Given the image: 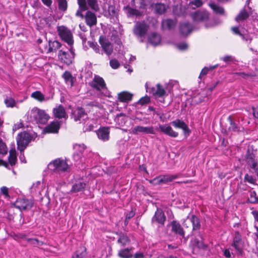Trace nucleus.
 I'll list each match as a JSON object with an SVG mask.
<instances>
[{
	"label": "nucleus",
	"instance_id": "nucleus-3",
	"mask_svg": "<svg viewBox=\"0 0 258 258\" xmlns=\"http://www.w3.org/2000/svg\"><path fill=\"white\" fill-rule=\"evenodd\" d=\"M31 140L30 134L27 132H22L18 134L17 139L18 149L23 151Z\"/></svg>",
	"mask_w": 258,
	"mask_h": 258
},
{
	"label": "nucleus",
	"instance_id": "nucleus-34",
	"mask_svg": "<svg viewBox=\"0 0 258 258\" xmlns=\"http://www.w3.org/2000/svg\"><path fill=\"white\" fill-rule=\"evenodd\" d=\"M132 248H125L120 250L118 252V256L121 258H131L133 257V255L131 252Z\"/></svg>",
	"mask_w": 258,
	"mask_h": 258
},
{
	"label": "nucleus",
	"instance_id": "nucleus-58",
	"mask_svg": "<svg viewBox=\"0 0 258 258\" xmlns=\"http://www.w3.org/2000/svg\"><path fill=\"white\" fill-rule=\"evenodd\" d=\"M140 8L144 9L148 5L149 0H140Z\"/></svg>",
	"mask_w": 258,
	"mask_h": 258
},
{
	"label": "nucleus",
	"instance_id": "nucleus-29",
	"mask_svg": "<svg viewBox=\"0 0 258 258\" xmlns=\"http://www.w3.org/2000/svg\"><path fill=\"white\" fill-rule=\"evenodd\" d=\"M118 97L120 102H126L132 99L133 94L128 92L123 91L118 94Z\"/></svg>",
	"mask_w": 258,
	"mask_h": 258
},
{
	"label": "nucleus",
	"instance_id": "nucleus-39",
	"mask_svg": "<svg viewBox=\"0 0 258 258\" xmlns=\"http://www.w3.org/2000/svg\"><path fill=\"white\" fill-rule=\"evenodd\" d=\"M17 156L15 150H11L9 153V162L13 166L15 165L17 162Z\"/></svg>",
	"mask_w": 258,
	"mask_h": 258
},
{
	"label": "nucleus",
	"instance_id": "nucleus-54",
	"mask_svg": "<svg viewBox=\"0 0 258 258\" xmlns=\"http://www.w3.org/2000/svg\"><path fill=\"white\" fill-rule=\"evenodd\" d=\"M79 9L77 10L76 13V16L77 17H80L81 19H84V15L82 14V12L83 11H87L86 10H83L80 6H79Z\"/></svg>",
	"mask_w": 258,
	"mask_h": 258
},
{
	"label": "nucleus",
	"instance_id": "nucleus-5",
	"mask_svg": "<svg viewBox=\"0 0 258 258\" xmlns=\"http://www.w3.org/2000/svg\"><path fill=\"white\" fill-rule=\"evenodd\" d=\"M58 32L63 40L70 45L73 44L74 42L73 35L69 29L66 27L60 26L58 28Z\"/></svg>",
	"mask_w": 258,
	"mask_h": 258
},
{
	"label": "nucleus",
	"instance_id": "nucleus-20",
	"mask_svg": "<svg viewBox=\"0 0 258 258\" xmlns=\"http://www.w3.org/2000/svg\"><path fill=\"white\" fill-rule=\"evenodd\" d=\"M246 161L248 165L251 168L253 169L255 172L258 171L257 160L254 154L248 152L246 157Z\"/></svg>",
	"mask_w": 258,
	"mask_h": 258
},
{
	"label": "nucleus",
	"instance_id": "nucleus-46",
	"mask_svg": "<svg viewBox=\"0 0 258 258\" xmlns=\"http://www.w3.org/2000/svg\"><path fill=\"white\" fill-rule=\"evenodd\" d=\"M125 117L121 114L117 115L115 118V121L119 125L122 126L125 122Z\"/></svg>",
	"mask_w": 258,
	"mask_h": 258
},
{
	"label": "nucleus",
	"instance_id": "nucleus-56",
	"mask_svg": "<svg viewBox=\"0 0 258 258\" xmlns=\"http://www.w3.org/2000/svg\"><path fill=\"white\" fill-rule=\"evenodd\" d=\"M128 13L130 15L133 16H138L141 15V13L138 10L134 9H130L128 10Z\"/></svg>",
	"mask_w": 258,
	"mask_h": 258
},
{
	"label": "nucleus",
	"instance_id": "nucleus-43",
	"mask_svg": "<svg viewBox=\"0 0 258 258\" xmlns=\"http://www.w3.org/2000/svg\"><path fill=\"white\" fill-rule=\"evenodd\" d=\"M58 9L59 10L65 12L68 8V2L67 0H57Z\"/></svg>",
	"mask_w": 258,
	"mask_h": 258
},
{
	"label": "nucleus",
	"instance_id": "nucleus-14",
	"mask_svg": "<svg viewBox=\"0 0 258 258\" xmlns=\"http://www.w3.org/2000/svg\"><path fill=\"white\" fill-rule=\"evenodd\" d=\"M193 20L195 22H205L209 20V13L207 11H197L191 15Z\"/></svg>",
	"mask_w": 258,
	"mask_h": 258
},
{
	"label": "nucleus",
	"instance_id": "nucleus-51",
	"mask_svg": "<svg viewBox=\"0 0 258 258\" xmlns=\"http://www.w3.org/2000/svg\"><path fill=\"white\" fill-rule=\"evenodd\" d=\"M150 101V97L148 96H145L141 98L138 101V103L141 105H144L148 103Z\"/></svg>",
	"mask_w": 258,
	"mask_h": 258
},
{
	"label": "nucleus",
	"instance_id": "nucleus-52",
	"mask_svg": "<svg viewBox=\"0 0 258 258\" xmlns=\"http://www.w3.org/2000/svg\"><path fill=\"white\" fill-rule=\"evenodd\" d=\"M244 180L251 184H254L255 182V179L247 174L244 176Z\"/></svg>",
	"mask_w": 258,
	"mask_h": 258
},
{
	"label": "nucleus",
	"instance_id": "nucleus-63",
	"mask_svg": "<svg viewBox=\"0 0 258 258\" xmlns=\"http://www.w3.org/2000/svg\"><path fill=\"white\" fill-rule=\"evenodd\" d=\"M178 48L181 50H184L187 48V45L185 43H181L178 45Z\"/></svg>",
	"mask_w": 258,
	"mask_h": 258
},
{
	"label": "nucleus",
	"instance_id": "nucleus-19",
	"mask_svg": "<svg viewBox=\"0 0 258 258\" xmlns=\"http://www.w3.org/2000/svg\"><path fill=\"white\" fill-rule=\"evenodd\" d=\"M176 19H166L162 20L161 26L163 30H172L177 24Z\"/></svg>",
	"mask_w": 258,
	"mask_h": 258
},
{
	"label": "nucleus",
	"instance_id": "nucleus-26",
	"mask_svg": "<svg viewBox=\"0 0 258 258\" xmlns=\"http://www.w3.org/2000/svg\"><path fill=\"white\" fill-rule=\"evenodd\" d=\"M97 136L99 139L105 141L109 139V131L108 127H102L98 130Z\"/></svg>",
	"mask_w": 258,
	"mask_h": 258
},
{
	"label": "nucleus",
	"instance_id": "nucleus-9",
	"mask_svg": "<svg viewBox=\"0 0 258 258\" xmlns=\"http://www.w3.org/2000/svg\"><path fill=\"white\" fill-rule=\"evenodd\" d=\"M99 43L105 53L108 56H110L113 50V47L111 43L108 39L103 37H100Z\"/></svg>",
	"mask_w": 258,
	"mask_h": 258
},
{
	"label": "nucleus",
	"instance_id": "nucleus-33",
	"mask_svg": "<svg viewBox=\"0 0 258 258\" xmlns=\"http://www.w3.org/2000/svg\"><path fill=\"white\" fill-rule=\"evenodd\" d=\"M175 177L169 175H164L161 177H159L154 179L156 181V183L160 184L162 183H166L172 181Z\"/></svg>",
	"mask_w": 258,
	"mask_h": 258
},
{
	"label": "nucleus",
	"instance_id": "nucleus-60",
	"mask_svg": "<svg viewBox=\"0 0 258 258\" xmlns=\"http://www.w3.org/2000/svg\"><path fill=\"white\" fill-rule=\"evenodd\" d=\"M1 192L6 196V197H8V188L6 186H3L1 188Z\"/></svg>",
	"mask_w": 258,
	"mask_h": 258
},
{
	"label": "nucleus",
	"instance_id": "nucleus-16",
	"mask_svg": "<svg viewBox=\"0 0 258 258\" xmlns=\"http://www.w3.org/2000/svg\"><path fill=\"white\" fill-rule=\"evenodd\" d=\"M133 134H138L139 133L147 134H154L155 131L153 126H136L132 130Z\"/></svg>",
	"mask_w": 258,
	"mask_h": 258
},
{
	"label": "nucleus",
	"instance_id": "nucleus-27",
	"mask_svg": "<svg viewBox=\"0 0 258 258\" xmlns=\"http://www.w3.org/2000/svg\"><path fill=\"white\" fill-rule=\"evenodd\" d=\"M53 113L55 117L58 118H66L67 116L64 108L62 105H59L58 107L54 108Z\"/></svg>",
	"mask_w": 258,
	"mask_h": 258
},
{
	"label": "nucleus",
	"instance_id": "nucleus-61",
	"mask_svg": "<svg viewBox=\"0 0 258 258\" xmlns=\"http://www.w3.org/2000/svg\"><path fill=\"white\" fill-rule=\"evenodd\" d=\"M231 30L234 34L242 36V34H241V33L240 32V31L239 30L238 27H232L231 28Z\"/></svg>",
	"mask_w": 258,
	"mask_h": 258
},
{
	"label": "nucleus",
	"instance_id": "nucleus-64",
	"mask_svg": "<svg viewBox=\"0 0 258 258\" xmlns=\"http://www.w3.org/2000/svg\"><path fill=\"white\" fill-rule=\"evenodd\" d=\"M224 255L226 257H231V253L228 249H226L224 251Z\"/></svg>",
	"mask_w": 258,
	"mask_h": 258
},
{
	"label": "nucleus",
	"instance_id": "nucleus-30",
	"mask_svg": "<svg viewBox=\"0 0 258 258\" xmlns=\"http://www.w3.org/2000/svg\"><path fill=\"white\" fill-rule=\"evenodd\" d=\"M209 7L217 14L224 15L225 14L224 9L214 3L211 2L209 3Z\"/></svg>",
	"mask_w": 258,
	"mask_h": 258
},
{
	"label": "nucleus",
	"instance_id": "nucleus-10",
	"mask_svg": "<svg viewBox=\"0 0 258 258\" xmlns=\"http://www.w3.org/2000/svg\"><path fill=\"white\" fill-rule=\"evenodd\" d=\"M15 205L17 208L20 210H29L32 207L33 203L30 200L19 199L16 201Z\"/></svg>",
	"mask_w": 258,
	"mask_h": 258
},
{
	"label": "nucleus",
	"instance_id": "nucleus-49",
	"mask_svg": "<svg viewBox=\"0 0 258 258\" xmlns=\"http://www.w3.org/2000/svg\"><path fill=\"white\" fill-rule=\"evenodd\" d=\"M108 11L109 15L111 16H115L117 14V10L113 5H110L108 8Z\"/></svg>",
	"mask_w": 258,
	"mask_h": 258
},
{
	"label": "nucleus",
	"instance_id": "nucleus-17",
	"mask_svg": "<svg viewBox=\"0 0 258 258\" xmlns=\"http://www.w3.org/2000/svg\"><path fill=\"white\" fill-rule=\"evenodd\" d=\"M91 86L98 90L106 89V85L104 80L99 77L95 76L91 83Z\"/></svg>",
	"mask_w": 258,
	"mask_h": 258
},
{
	"label": "nucleus",
	"instance_id": "nucleus-48",
	"mask_svg": "<svg viewBox=\"0 0 258 258\" xmlns=\"http://www.w3.org/2000/svg\"><path fill=\"white\" fill-rule=\"evenodd\" d=\"M216 67V66H214L210 67V68L205 67L202 70V71L201 72V74H200V75L199 76V78H202V77L203 76H205L206 75H207V73H208V72L210 70H212L214 69Z\"/></svg>",
	"mask_w": 258,
	"mask_h": 258
},
{
	"label": "nucleus",
	"instance_id": "nucleus-7",
	"mask_svg": "<svg viewBox=\"0 0 258 258\" xmlns=\"http://www.w3.org/2000/svg\"><path fill=\"white\" fill-rule=\"evenodd\" d=\"M71 54H69L68 52L63 51L62 50H60L58 53V58L59 59L64 63L70 64L72 63L73 61V59L74 57L75 53L72 50L70 49Z\"/></svg>",
	"mask_w": 258,
	"mask_h": 258
},
{
	"label": "nucleus",
	"instance_id": "nucleus-24",
	"mask_svg": "<svg viewBox=\"0 0 258 258\" xmlns=\"http://www.w3.org/2000/svg\"><path fill=\"white\" fill-rule=\"evenodd\" d=\"M59 128V122L56 121H53L47 125L44 129V131L47 133H57Z\"/></svg>",
	"mask_w": 258,
	"mask_h": 258
},
{
	"label": "nucleus",
	"instance_id": "nucleus-36",
	"mask_svg": "<svg viewBox=\"0 0 258 258\" xmlns=\"http://www.w3.org/2000/svg\"><path fill=\"white\" fill-rule=\"evenodd\" d=\"M249 17L248 13L245 9H242L239 14L235 18V20L237 22L243 21Z\"/></svg>",
	"mask_w": 258,
	"mask_h": 258
},
{
	"label": "nucleus",
	"instance_id": "nucleus-23",
	"mask_svg": "<svg viewBox=\"0 0 258 258\" xmlns=\"http://www.w3.org/2000/svg\"><path fill=\"white\" fill-rule=\"evenodd\" d=\"M159 129L165 134L171 137L175 138L178 135V133L174 131L172 127L167 124L160 125Z\"/></svg>",
	"mask_w": 258,
	"mask_h": 258
},
{
	"label": "nucleus",
	"instance_id": "nucleus-12",
	"mask_svg": "<svg viewBox=\"0 0 258 258\" xmlns=\"http://www.w3.org/2000/svg\"><path fill=\"white\" fill-rule=\"evenodd\" d=\"M231 245L233 246L237 251L240 252L242 251L243 242L242 240L241 235L239 232L236 231L235 232Z\"/></svg>",
	"mask_w": 258,
	"mask_h": 258
},
{
	"label": "nucleus",
	"instance_id": "nucleus-44",
	"mask_svg": "<svg viewBox=\"0 0 258 258\" xmlns=\"http://www.w3.org/2000/svg\"><path fill=\"white\" fill-rule=\"evenodd\" d=\"M191 243L194 247L204 248L206 247V245L202 241H200L197 239L192 240Z\"/></svg>",
	"mask_w": 258,
	"mask_h": 258
},
{
	"label": "nucleus",
	"instance_id": "nucleus-32",
	"mask_svg": "<svg viewBox=\"0 0 258 258\" xmlns=\"http://www.w3.org/2000/svg\"><path fill=\"white\" fill-rule=\"evenodd\" d=\"M61 46L60 43L57 41H49L48 48L47 49V53L51 52L53 51H56Z\"/></svg>",
	"mask_w": 258,
	"mask_h": 258
},
{
	"label": "nucleus",
	"instance_id": "nucleus-11",
	"mask_svg": "<svg viewBox=\"0 0 258 258\" xmlns=\"http://www.w3.org/2000/svg\"><path fill=\"white\" fill-rule=\"evenodd\" d=\"M146 87L147 92L150 94H152L156 97H162L166 94L165 90L163 87L159 84L157 85L156 89L154 88L148 87L147 84L146 85Z\"/></svg>",
	"mask_w": 258,
	"mask_h": 258
},
{
	"label": "nucleus",
	"instance_id": "nucleus-18",
	"mask_svg": "<svg viewBox=\"0 0 258 258\" xmlns=\"http://www.w3.org/2000/svg\"><path fill=\"white\" fill-rule=\"evenodd\" d=\"M171 231L174 234L178 235L183 238L184 237V231L181 225L176 221H173L171 222Z\"/></svg>",
	"mask_w": 258,
	"mask_h": 258
},
{
	"label": "nucleus",
	"instance_id": "nucleus-6",
	"mask_svg": "<svg viewBox=\"0 0 258 258\" xmlns=\"http://www.w3.org/2000/svg\"><path fill=\"white\" fill-rule=\"evenodd\" d=\"M72 117L75 121H84L88 119V115L85 109L81 107H78L74 109L72 112Z\"/></svg>",
	"mask_w": 258,
	"mask_h": 258
},
{
	"label": "nucleus",
	"instance_id": "nucleus-22",
	"mask_svg": "<svg viewBox=\"0 0 258 258\" xmlns=\"http://www.w3.org/2000/svg\"><path fill=\"white\" fill-rule=\"evenodd\" d=\"M171 124L175 127L182 129L185 135H189L190 130L187 125L182 120L180 119H175L171 122Z\"/></svg>",
	"mask_w": 258,
	"mask_h": 258
},
{
	"label": "nucleus",
	"instance_id": "nucleus-35",
	"mask_svg": "<svg viewBox=\"0 0 258 258\" xmlns=\"http://www.w3.org/2000/svg\"><path fill=\"white\" fill-rule=\"evenodd\" d=\"M129 238L124 234H120L117 240L118 243L120 244L121 246H124L130 242Z\"/></svg>",
	"mask_w": 258,
	"mask_h": 258
},
{
	"label": "nucleus",
	"instance_id": "nucleus-15",
	"mask_svg": "<svg viewBox=\"0 0 258 258\" xmlns=\"http://www.w3.org/2000/svg\"><path fill=\"white\" fill-rule=\"evenodd\" d=\"M86 24L90 27L96 25L97 24V17L96 15L91 11H87L84 16Z\"/></svg>",
	"mask_w": 258,
	"mask_h": 258
},
{
	"label": "nucleus",
	"instance_id": "nucleus-50",
	"mask_svg": "<svg viewBox=\"0 0 258 258\" xmlns=\"http://www.w3.org/2000/svg\"><path fill=\"white\" fill-rule=\"evenodd\" d=\"M110 66L113 69H116L120 66V63L116 59H112L110 60Z\"/></svg>",
	"mask_w": 258,
	"mask_h": 258
},
{
	"label": "nucleus",
	"instance_id": "nucleus-38",
	"mask_svg": "<svg viewBox=\"0 0 258 258\" xmlns=\"http://www.w3.org/2000/svg\"><path fill=\"white\" fill-rule=\"evenodd\" d=\"M228 120L230 122V125L228 127V130L232 132H239L240 127L237 126L235 122L232 120L231 116H229Z\"/></svg>",
	"mask_w": 258,
	"mask_h": 258
},
{
	"label": "nucleus",
	"instance_id": "nucleus-4",
	"mask_svg": "<svg viewBox=\"0 0 258 258\" xmlns=\"http://www.w3.org/2000/svg\"><path fill=\"white\" fill-rule=\"evenodd\" d=\"M48 166L50 168L56 172H65L69 169V165L66 161L60 158L54 160Z\"/></svg>",
	"mask_w": 258,
	"mask_h": 258
},
{
	"label": "nucleus",
	"instance_id": "nucleus-37",
	"mask_svg": "<svg viewBox=\"0 0 258 258\" xmlns=\"http://www.w3.org/2000/svg\"><path fill=\"white\" fill-rule=\"evenodd\" d=\"M31 96L34 99L40 101L42 102L43 101L47 100V99H45L43 94L39 91H36L31 94Z\"/></svg>",
	"mask_w": 258,
	"mask_h": 258
},
{
	"label": "nucleus",
	"instance_id": "nucleus-8",
	"mask_svg": "<svg viewBox=\"0 0 258 258\" xmlns=\"http://www.w3.org/2000/svg\"><path fill=\"white\" fill-rule=\"evenodd\" d=\"M190 223H192L193 231L200 229L201 224L200 219L194 215H191L190 218H188L184 221L183 226L188 228L189 227L188 225H190Z\"/></svg>",
	"mask_w": 258,
	"mask_h": 258
},
{
	"label": "nucleus",
	"instance_id": "nucleus-57",
	"mask_svg": "<svg viewBox=\"0 0 258 258\" xmlns=\"http://www.w3.org/2000/svg\"><path fill=\"white\" fill-rule=\"evenodd\" d=\"M74 149L78 150L80 153H82L85 149V146L84 144H76L74 146Z\"/></svg>",
	"mask_w": 258,
	"mask_h": 258
},
{
	"label": "nucleus",
	"instance_id": "nucleus-53",
	"mask_svg": "<svg viewBox=\"0 0 258 258\" xmlns=\"http://www.w3.org/2000/svg\"><path fill=\"white\" fill-rule=\"evenodd\" d=\"M203 4L202 0H194L190 3V5H195L197 8L201 7Z\"/></svg>",
	"mask_w": 258,
	"mask_h": 258
},
{
	"label": "nucleus",
	"instance_id": "nucleus-45",
	"mask_svg": "<svg viewBox=\"0 0 258 258\" xmlns=\"http://www.w3.org/2000/svg\"><path fill=\"white\" fill-rule=\"evenodd\" d=\"M5 103L8 107H13L15 106L16 102L15 100L10 97H7L5 99Z\"/></svg>",
	"mask_w": 258,
	"mask_h": 258
},
{
	"label": "nucleus",
	"instance_id": "nucleus-41",
	"mask_svg": "<svg viewBox=\"0 0 258 258\" xmlns=\"http://www.w3.org/2000/svg\"><path fill=\"white\" fill-rule=\"evenodd\" d=\"M86 186L84 182H80L76 183L73 186L72 190L74 192H78L83 190Z\"/></svg>",
	"mask_w": 258,
	"mask_h": 258
},
{
	"label": "nucleus",
	"instance_id": "nucleus-25",
	"mask_svg": "<svg viewBox=\"0 0 258 258\" xmlns=\"http://www.w3.org/2000/svg\"><path fill=\"white\" fill-rule=\"evenodd\" d=\"M154 12L158 14H164L168 9V6L163 3H156L152 5Z\"/></svg>",
	"mask_w": 258,
	"mask_h": 258
},
{
	"label": "nucleus",
	"instance_id": "nucleus-55",
	"mask_svg": "<svg viewBox=\"0 0 258 258\" xmlns=\"http://www.w3.org/2000/svg\"><path fill=\"white\" fill-rule=\"evenodd\" d=\"M7 149L6 146L2 142L0 144V153L2 154H6L7 153Z\"/></svg>",
	"mask_w": 258,
	"mask_h": 258
},
{
	"label": "nucleus",
	"instance_id": "nucleus-28",
	"mask_svg": "<svg viewBox=\"0 0 258 258\" xmlns=\"http://www.w3.org/2000/svg\"><path fill=\"white\" fill-rule=\"evenodd\" d=\"M180 32L183 35H188L192 31V28L187 22H184L180 25Z\"/></svg>",
	"mask_w": 258,
	"mask_h": 258
},
{
	"label": "nucleus",
	"instance_id": "nucleus-40",
	"mask_svg": "<svg viewBox=\"0 0 258 258\" xmlns=\"http://www.w3.org/2000/svg\"><path fill=\"white\" fill-rule=\"evenodd\" d=\"M93 120L92 119H87L84 121V126L83 127L84 132L91 131L93 129Z\"/></svg>",
	"mask_w": 258,
	"mask_h": 258
},
{
	"label": "nucleus",
	"instance_id": "nucleus-59",
	"mask_svg": "<svg viewBox=\"0 0 258 258\" xmlns=\"http://www.w3.org/2000/svg\"><path fill=\"white\" fill-rule=\"evenodd\" d=\"M252 109L253 116L254 117L258 119V106L256 107H252Z\"/></svg>",
	"mask_w": 258,
	"mask_h": 258
},
{
	"label": "nucleus",
	"instance_id": "nucleus-47",
	"mask_svg": "<svg viewBox=\"0 0 258 258\" xmlns=\"http://www.w3.org/2000/svg\"><path fill=\"white\" fill-rule=\"evenodd\" d=\"M248 201L251 203H258V198L256 197V194L255 191L250 192V197L248 198Z\"/></svg>",
	"mask_w": 258,
	"mask_h": 258
},
{
	"label": "nucleus",
	"instance_id": "nucleus-31",
	"mask_svg": "<svg viewBox=\"0 0 258 258\" xmlns=\"http://www.w3.org/2000/svg\"><path fill=\"white\" fill-rule=\"evenodd\" d=\"M149 41L154 46L158 45L161 41V36L157 33H153L149 37Z\"/></svg>",
	"mask_w": 258,
	"mask_h": 258
},
{
	"label": "nucleus",
	"instance_id": "nucleus-62",
	"mask_svg": "<svg viewBox=\"0 0 258 258\" xmlns=\"http://www.w3.org/2000/svg\"><path fill=\"white\" fill-rule=\"evenodd\" d=\"M135 215V213L133 211H131L128 213L126 215V220H130L131 218L133 217Z\"/></svg>",
	"mask_w": 258,
	"mask_h": 258
},
{
	"label": "nucleus",
	"instance_id": "nucleus-13",
	"mask_svg": "<svg viewBox=\"0 0 258 258\" xmlns=\"http://www.w3.org/2000/svg\"><path fill=\"white\" fill-rule=\"evenodd\" d=\"M148 30V27L144 23L137 22L134 28V34L138 37L144 36Z\"/></svg>",
	"mask_w": 258,
	"mask_h": 258
},
{
	"label": "nucleus",
	"instance_id": "nucleus-1",
	"mask_svg": "<svg viewBox=\"0 0 258 258\" xmlns=\"http://www.w3.org/2000/svg\"><path fill=\"white\" fill-rule=\"evenodd\" d=\"M30 119L37 123L44 124L49 119V115L44 110L34 107L30 110L29 113Z\"/></svg>",
	"mask_w": 258,
	"mask_h": 258
},
{
	"label": "nucleus",
	"instance_id": "nucleus-21",
	"mask_svg": "<svg viewBox=\"0 0 258 258\" xmlns=\"http://www.w3.org/2000/svg\"><path fill=\"white\" fill-rule=\"evenodd\" d=\"M166 220V217L162 210L157 209L155 214L152 219V223L157 222L164 225Z\"/></svg>",
	"mask_w": 258,
	"mask_h": 258
},
{
	"label": "nucleus",
	"instance_id": "nucleus-42",
	"mask_svg": "<svg viewBox=\"0 0 258 258\" xmlns=\"http://www.w3.org/2000/svg\"><path fill=\"white\" fill-rule=\"evenodd\" d=\"M62 76L65 80L66 83L72 86L73 85V78L71 73L68 72H66L63 74Z\"/></svg>",
	"mask_w": 258,
	"mask_h": 258
},
{
	"label": "nucleus",
	"instance_id": "nucleus-2",
	"mask_svg": "<svg viewBox=\"0 0 258 258\" xmlns=\"http://www.w3.org/2000/svg\"><path fill=\"white\" fill-rule=\"evenodd\" d=\"M77 3L83 10H92L94 12H99L100 7L98 0H77Z\"/></svg>",
	"mask_w": 258,
	"mask_h": 258
}]
</instances>
